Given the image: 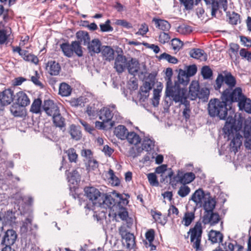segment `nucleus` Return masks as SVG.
<instances>
[{
    "label": "nucleus",
    "instance_id": "nucleus-64",
    "mask_svg": "<svg viewBox=\"0 0 251 251\" xmlns=\"http://www.w3.org/2000/svg\"><path fill=\"white\" fill-rule=\"evenodd\" d=\"M239 54L243 58H246L249 61H251V52L247 51L246 49H241Z\"/></svg>",
    "mask_w": 251,
    "mask_h": 251
},
{
    "label": "nucleus",
    "instance_id": "nucleus-36",
    "mask_svg": "<svg viewBox=\"0 0 251 251\" xmlns=\"http://www.w3.org/2000/svg\"><path fill=\"white\" fill-rule=\"evenodd\" d=\"M152 22L154 23L155 27L161 30L168 31L171 28V25L166 20L153 18Z\"/></svg>",
    "mask_w": 251,
    "mask_h": 251
},
{
    "label": "nucleus",
    "instance_id": "nucleus-52",
    "mask_svg": "<svg viewBox=\"0 0 251 251\" xmlns=\"http://www.w3.org/2000/svg\"><path fill=\"white\" fill-rule=\"evenodd\" d=\"M201 74L204 79H210L213 75L212 70L208 66H204L202 67Z\"/></svg>",
    "mask_w": 251,
    "mask_h": 251
},
{
    "label": "nucleus",
    "instance_id": "nucleus-60",
    "mask_svg": "<svg viewBox=\"0 0 251 251\" xmlns=\"http://www.w3.org/2000/svg\"><path fill=\"white\" fill-rule=\"evenodd\" d=\"M110 21L107 20L104 24H100V30L102 32H108L112 31L113 30V27L110 25Z\"/></svg>",
    "mask_w": 251,
    "mask_h": 251
},
{
    "label": "nucleus",
    "instance_id": "nucleus-25",
    "mask_svg": "<svg viewBox=\"0 0 251 251\" xmlns=\"http://www.w3.org/2000/svg\"><path fill=\"white\" fill-rule=\"evenodd\" d=\"M205 196L204 191L201 188L196 190L192 194L189 201H194L197 206H201L202 201Z\"/></svg>",
    "mask_w": 251,
    "mask_h": 251
},
{
    "label": "nucleus",
    "instance_id": "nucleus-1",
    "mask_svg": "<svg viewBox=\"0 0 251 251\" xmlns=\"http://www.w3.org/2000/svg\"><path fill=\"white\" fill-rule=\"evenodd\" d=\"M243 124L241 117L238 119L233 118L232 116L227 118L225 125L223 128L224 134L227 136L228 139H232L230 143L232 151L237 152L242 143L243 137L240 134Z\"/></svg>",
    "mask_w": 251,
    "mask_h": 251
},
{
    "label": "nucleus",
    "instance_id": "nucleus-54",
    "mask_svg": "<svg viewBox=\"0 0 251 251\" xmlns=\"http://www.w3.org/2000/svg\"><path fill=\"white\" fill-rule=\"evenodd\" d=\"M171 45L174 51H179L183 47V42L178 38H174L171 41Z\"/></svg>",
    "mask_w": 251,
    "mask_h": 251
},
{
    "label": "nucleus",
    "instance_id": "nucleus-56",
    "mask_svg": "<svg viewBox=\"0 0 251 251\" xmlns=\"http://www.w3.org/2000/svg\"><path fill=\"white\" fill-rule=\"evenodd\" d=\"M167 166L166 165H161L158 167H157L155 169V173L158 174H161V176L162 177V179L160 180V181L163 182H164L166 180V177L165 173L167 171Z\"/></svg>",
    "mask_w": 251,
    "mask_h": 251
},
{
    "label": "nucleus",
    "instance_id": "nucleus-8",
    "mask_svg": "<svg viewBox=\"0 0 251 251\" xmlns=\"http://www.w3.org/2000/svg\"><path fill=\"white\" fill-rule=\"evenodd\" d=\"M165 74L167 77L165 91V96L166 97H170L175 94H177L187 89L185 88H181L178 83L176 82H175L174 85H172L171 77L173 75V71L171 68H167Z\"/></svg>",
    "mask_w": 251,
    "mask_h": 251
},
{
    "label": "nucleus",
    "instance_id": "nucleus-53",
    "mask_svg": "<svg viewBox=\"0 0 251 251\" xmlns=\"http://www.w3.org/2000/svg\"><path fill=\"white\" fill-rule=\"evenodd\" d=\"M159 60L161 59H164L167 60L168 62L172 64H176L178 62L177 59L173 56L168 53H166L165 52L161 54L159 57H158Z\"/></svg>",
    "mask_w": 251,
    "mask_h": 251
},
{
    "label": "nucleus",
    "instance_id": "nucleus-12",
    "mask_svg": "<svg viewBox=\"0 0 251 251\" xmlns=\"http://www.w3.org/2000/svg\"><path fill=\"white\" fill-rule=\"evenodd\" d=\"M221 218L217 212L204 213L202 218V222L204 225H209L214 226L217 224L220 221Z\"/></svg>",
    "mask_w": 251,
    "mask_h": 251
},
{
    "label": "nucleus",
    "instance_id": "nucleus-17",
    "mask_svg": "<svg viewBox=\"0 0 251 251\" xmlns=\"http://www.w3.org/2000/svg\"><path fill=\"white\" fill-rule=\"evenodd\" d=\"M127 60L125 56L118 54L116 57L114 68L118 73H123L126 68Z\"/></svg>",
    "mask_w": 251,
    "mask_h": 251
},
{
    "label": "nucleus",
    "instance_id": "nucleus-13",
    "mask_svg": "<svg viewBox=\"0 0 251 251\" xmlns=\"http://www.w3.org/2000/svg\"><path fill=\"white\" fill-rule=\"evenodd\" d=\"M17 236V234L14 230L12 229L7 230L1 239V245L11 246L15 243Z\"/></svg>",
    "mask_w": 251,
    "mask_h": 251
},
{
    "label": "nucleus",
    "instance_id": "nucleus-6",
    "mask_svg": "<svg viewBox=\"0 0 251 251\" xmlns=\"http://www.w3.org/2000/svg\"><path fill=\"white\" fill-rule=\"evenodd\" d=\"M60 46L64 55L68 57H72L74 53L78 57L83 56L82 47L79 45V42L76 41H72L71 44L68 42L63 43Z\"/></svg>",
    "mask_w": 251,
    "mask_h": 251
},
{
    "label": "nucleus",
    "instance_id": "nucleus-62",
    "mask_svg": "<svg viewBox=\"0 0 251 251\" xmlns=\"http://www.w3.org/2000/svg\"><path fill=\"white\" fill-rule=\"evenodd\" d=\"M180 1L186 10H191L195 4L194 0H180Z\"/></svg>",
    "mask_w": 251,
    "mask_h": 251
},
{
    "label": "nucleus",
    "instance_id": "nucleus-61",
    "mask_svg": "<svg viewBox=\"0 0 251 251\" xmlns=\"http://www.w3.org/2000/svg\"><path fill=\"white\" fill-rule=\"evenodd\" d=\"M40 78L39 75L37 71H35V75L31 77V81L36 86H40L41 88H43L44 85L39 80Z\"/></svg>",
    "mask_w": 251,
    "mask_h": 251
},
{
    "label": "nucleus",
    "instance_id": "nucleus-28",
    "mask_svg": "<svg viewBox=\"0 0 251 251\" xmlns=\"http://www.w3.org/2000/svg\"><path fill=\"white\" fill-rule=\"evenodd\" d=\"M76 37L78 41L76 42H79V45L82 44L84 46H87L89 41H90V37L87 31L80 30L76 32Z\"/></svg>",
    "mask_w": 251,
    "mask_h": 251
},
{
    "label": "nucleus",
    "instance_id": "nucleus-14",
    "mask_svg": "<svg viewBox=\"0 0 251 251\" xmlns=\"http://www.w3.org/2000/svg\"><path fill=\"white\" fill-rule=\"evenodd\" d=\"M42 109L43 111L49 116H52L59 110L58 106L53 100H47L44 101Z\"/></svg>",
    "mask_w": 251,
    "mask_h": 251
},
{
    "label": "nucleus",
    "instance_id": "nucleus-21",
    "mask_svg": "<svg viewBox=\"0 0 251 251\" xmlns=\"http://www.w3.org/2000/svg\"><path fill=\"white\" fill-rule=\"evenodd\" d=\"M16 103L23 107L29 105L30 100L27 95L23 91H19L15 95Z\"/></svg>",
    "mask_w": 251,
    "mask_h": 251
},
{
    "label": "nucleus",
    "instance_id": "nucleus-55",
    "mask_svg": "<svg viewBox=\"0 0 251 251\" xmlns=\"http://www.w3.org/2000/svg\"><path fill=\"white\" fill-rule=\"evenodd\" d=\"M191 191L190 188L186 185L183 184V185L181 186L179 190L177 192V194L181 198H184L187 196Z\"/></svg>",
    "mask_w": 251,
    "mask_h": 251
},
{
    "label": "nucleus",
    "instance_id": "nucleus-16",
    "mask_svg": "<svg viewBox=\"0 0 251 251\" xmlns=\"http://www.w3.org/2000/svg\"><path fill=\"white\" fill-rule=\"evenodd\" d=\"M15 97L14 91L10 88L0 92V98L5 106L11 104L13 101Z\"/></svg>",
    "mask_w": 251,
    "mask_h": 251
},
{
    "label": "nucleus",
    "instance_id": "nucleus-2",
    "mask_svg": "<svg viewBox=\"0 0 251 251\" xmlns=\"http://www.w3.org/2000/svg\"><path fill=\"white\" fill-rule=\"evenodd\" d=\"M224 83L227 87L225 88L221 94H223V97L226 100L230 99L232 97L233 92L237 89H242L240 87L235 88L237 83L236 78L230 72L227 71H223L222 73L218 75L214 85L215 90L220 91Z\"/></svg>",
    "mask_w": 251,
    "mask_h": 251
},
{
    "label": "nucleus",
    "instance_id": "nucleus-43",
    "mask_svg": "<svg viewBox=\"0 0 251 251\" xmlns=\"http://www.w3.org/2000/svg\"><path fill=\"white\" fill-rule=\"evenodd\" d=\"M152 87L149 83L145 82L140 89V98L141 99H147L149 97L150 91Z\"/></svg>",
    "mask_w": 251,
    "mask_h": 251
},
{
    "label": "nucleus",
    "instance_id": "nucleus-9",
    "mask_svg": "<svg viewBox=\"0 0 251 251\" xmlns=\"http://www.w3.org/2000/svg\"><path fill=\"white\" fill-rule=\"evenodd\" d=\"M120 235L121 236L123 240V244L126 248L133 249L135 246V237L134 235L126 229L125 225H122L119 228Z\"/></svg>",
    "mask_w": 251,
    "mask_h": 251
},
{
    "label": "nucleus",
    "instance_id": "nucleus-40",
    "mask_svg": "<svg viewBox=\"0 0 251 251\" xmlns=\"http://www.w3.org/2000/svg\"><path fill=\"white\" fill-rule=\"evenodd\" d=\"M69 133L74 140L78 141L82 136L81 132L79 126L72 125L70 126Z\"/></svg>",
    "mask_w": 251,
    "mask_h": 251
},
{
    "label": "nucleus",
    "instance_id": "nucleus-41",
    "mask_svg": "<svg viewBox=\"0 0 251 251\" xmlns=\"http://www.w3.org/2000/svg\"><path fill=\"white\" fill-rule=\"evenodd\" d=\"M22 107L18 104L14 103L10 107V112L15 117H22L25 115V111Z\"/></svg>",
    "mask_w": 251,
    "mask_h": 251
},
{
    "label": "nucleus",
    "instance_id": "nucleus-19",
    "mask_svg": "<svg viewBox=\"0 0 251 251\" xmlns=\"http://www.w3.org/2000/svg\"><path fill=\"white\" fill-rule=\"evenodd\" d=\"M115 201L111 195L102 193L98 206L112 208L115 205Z\"/></svg>",
    "mask_w": 251,
    "mask_h": 251
},
{
    "label": "nucleus",
    "instance_id": "nucleus-4",
    "mask_svg": "<svg viewBox=\"0 0 251 251\" xmlns=\"http://www.w3.org/2000/svg\"><path fill=\"white\" fill-rule=\"evenodd\" d=\"M230 99L231 103L237 102L239 109L251 113V100L247 98L242 92V89H237Z\"/></svg>",
    "mask_w": 251,
    "mask_h": 251
},
{
    "label": "nucleus",
    "instance_id": "nucleus-24",
    "mask_svg": "<svg viewBox=\"0 0 251 251\" xmlns=\"http://www.w3.org/2000/svg\"><path fill=\"white\" fill-rule=\"evenodd\" d=\"M140 68V64L138 60L135 58H131L127 61L126 68L128 73L132 75L138 72Z\"/></svg>",
    "mask_w": 251,
    "mask_h": 251
},
{
    "label": "nucleus",
    "instance_id": "nucleus-30",
    "mask_svg": "<svg viewBox=\"0 0 251 251\" xmlns=\"http://www.w3.org/2000/svg\"><path fill=\"white\" fill-rule=\"evenodd\" d=\"M207 8L211 10V15L212 17H216V13L219 11L218 0H203Z\"/></svg>",
    "mask_w": 251,
    "mask_h": 251
},
{
    "label": "nucleus",
    "instance_id": "nucleus-22",
    "mask_svg": "<svg viewBox=\"0 0 251 251\" xmlns=\"http://www.w3.org/2000/svg\"><path fill=\"white\" fill-rule=\"evenodd\" d=\"M100 52L104 60L110 62L114 59V50L110 46H102Z\"/></svg>",
    "mask_w": 251,
    "mask_h": 251
},
{
    "label": "nucleus",
    "instance_id": "nucleus-7",
    "mask_svg": "<svg viewBox=\"0 0 251 251\" xmlns=\"http://www.w3.org/2000/svg\"><path fill=\"white\" fill-rule=\"evenodd\" d=\"M202 233V226L200 222H197L194 227L190 228L188 232V234L190 233V241L196 251L201 250V242Z\"/></svg>",
    "mask_w": 251,
    "mask_h": 251
},
{
    "label": "nucleus",
    "instance_id": "nucleus-47",
    "mask_svg": "<svg viewBox=\"0 0 251 251\" xmlns=\"http://www.w3.org/2000/svg\"><path fill=\"white\" fill-rule=\"evenodd\" d=\"M25 52L24 53V55L22 56V58L24 59V60L27 62H30L36 65L38 64L39 59L36 56L33 54L29 53L28 52V51L26 50L25 51Z\"/></svg>",
    "mask_w": 251,
    "mask_h": 251
},
{
    "label": "nucleus",
    "instance_id": "nucleus-57",
    "mask_svg": "<svg viewBox=\"0 0 251 251\" xmlns=\"http://www.w3.org/2000/svg\"><path fill=\"white\" fill-rule=\"evenodd\" d=\"M177 31L182 34H186L192 31V28L191 26L182 25L178 27Z\"/></svg>",
    "mask_w": 251,
    "mask_h": 251
},
{
    "label": "nucleus",
    "instance_id": "nucleus-26",
    "mask_svg": "<svg viewBox=\"0 0 251 251\" xmlns=\"http://www.w3.org/2000/svg\"><path fill=\"white\" fill-rule=\"evenodd\" d=\"M190 81V76L186 74V71L182 69L179 70L178 75V81H176L178 83L181 88H185L187 85Z\"/></svg>",
    "mask_w": 251,
    "mask_h": 251
},
{
    "label": "nucleus",
    "instance_id": "nucleus-23",
    "mask_svg": "<svg viewBox=\"0 0 251 251\" xmlns=\"http://www.w3.org/2000/svg\"><path fill=\"white\" fill-rule=\"evenodd\" d=\"M155 231L153 229H149L145 233L146 240L145 245L147 248H150V251H154L156 247L152 244L154 239Z\"/></svg>",
    "mask_w": 251,
    "mask_h": 251
},
{
    "label": "nucleus",
    "instance_id": "nucleus-44",
    "mask_svg": "<svg viewBox=\"0 0 251 251\" xmlns=\"http://www.w3.org/2000/svg\"><path fill=\"white\" fill-rule=\"evenodd\" d=\"M126 139H127V141L130 144L135 145L140 143L141 140L139 135L133 131L129 132Z\"/></svg>",
    "mask_w": 251,
    "mask_h": 251
},
{
    "label": "nucleus",
    "instance_id": "nucleus-10",
    "mask_svg": "<svg viewBox=\"0 0 251 251\" xmlns=\"http://www.w3.org/2000/svg\"><path fill=\"white\" fill-rule=\"evenodd\" d=\"M85 195L92 203V206H98L103 193L94 187H87L84 189Z\"/></svg>",
    "mask_w": 251,
    "mask_h": 251
},
{
    "label": "nucleus",
    "instance_id": "nucleus-45",
    "mask_svg": "<svg viewBox=\"0 0 251 251\" xmlns=\"http://www.w3.org/2000/svg\"><path fill=\"white\" fill-rule=\"evenodd\" d=\"M226 16L229 18V23L233 25H236L238 23H240V15L235 12H232L230 13V12H226Z\"/></svg>",
    "mask_w": 251,
    "mask_h": 251
},
{
    "label": "nucleus",
    "instance_id": "nucleus-18",
    "mask_svg": "<svg viewBox=\"0 0 251 251\" xmlns=\"http://www.w3.org/2000/svg\"><path fill=\"white\" fill-rule=\"evenodd\" d=\"M46 70L50 75H57L61 70V67L59 63L51 60L47 63Z\"/></svg>",
    "mask_w": 251,
    "mask_h": 251
},
{
    "label": "nucleus",
    "instance_id": "nucleus-27",
    "mask_svg": "<svg viewBox=\"0 0 251 251\" xmlns=\"http://www.w3.org/2000/svg\"><path fill=\"white\" fill-rule=\"evenodd\" d=\"M180 183L182 184H187L192 182L195 178V175L192 172L185 173L180 170Z\"/></svg>",
    "mask_w": 251,
    "mask_h": 251
},
{
    "label": "nucleus",
    "instance_id": "nucleus-29",
    "mask_svg": "<svg viewBox=\"0 0 251 251\" xmlns=\"http://www.w3.org/2000/svg\"><path fill=\"white\" fill-rule=\"evenodd\" d=\"M51 117L53 123L56 127H58L62 129L65 126V119L60 114V110Z\"/></svg>",
    "mask_w": 251,
    "mask_h": 251
},
{
    "label": "nucleus",
    "instance_id": "nucleus-32",
    "mask_svg": "<svg viewBox=\"0 0 251 251\" xmlns=\"http://www.w3.org/2000/svg\"><path fill=\"white\" fill-rule=\"evenodd\" d=\"M195 211L196 208H194L192 211H187L184 213L182 220V223L185 226H189L194 220L195 218Z\"/></svg>",
    "mask_w": 251,
    "mask_h": 251
},
{
    "label": "nucleus",
    "instance_id": "nucleus-50",
    "mask_svg": "<svg viewBox=\"0 0 251 251\" xmlns=\"http://www.w3.org/2000/svg\"><path fill=\"white\" fill-rule=\"evenodd\" d=\"M209 93V89L206 87H200L197 98L203 101H206L208 99Z\"/></svg>",
    "mask_w": 251,
    "mask_h": 251
},
{
    "label": "nucleus",
    "instance_id": "nucleus-58",
    "mask_svg": "<svg viewBox=\"0 0 251 251\" xmlns=\"http://www.w3.org/2000/svg\"><path fill=\"white\" fill-rule=\"evenodd\" d=\"M142 151L140 148H136L132 147L130 148L128 151V156L135 158L140 154Z\"/></svg>",
    "mask_w": 251,
    "mask_h": 251
},
{
    "label": "nucleus",
    "instance_id": "nucleus-20",
    "mask_svg": "<svg viewBox=\"0 0 251 251\" xmlns=\"http://www.w3.org/2000/svg\"><path fill=\"white\" fill-rule=\"evenodd\" d=\"M87 46L88 50L91 54L100 53L102 46L101 42L98 38H95L91 41H90Z\"/></svg>",
    "mask_w": 251,
    "mask_h": 251
},
{
    "label": "nucleus",
    "instance_id": "nucleus-48",
    "mask_svg": "<svg viewBox=\"0 0 251 251\" xmlns=\"http://www.w3.org/2000/svg\"><path fill=\"white\" fill-rule=\"evenodd\" d=\"M109 175V182L112 186H117L120 184V180L119 178L115 175L114 172L113 170L110 169L108 172Z\"/></svg>",
    "mask_w": 251,
    "mask_h": 251
},
{
    "label": "nucleus",
    "instance_id": "nucleus-42",
    "mask_svg": "<svg viewBox=\"0 0 251 251\" xmlns=\"http://www.w3.org/2000/svg\"><path fill=\"white\" fill-rule=\"evenodd\" d=\"M180 170H178L177 174L173 176L174 172L171 170L168 174L165 176L166 179L168 177L170 178V184L172 186H176L178 183H180Z\"/></svg>",
    "mask_w": 251,
    "mask_h": 251
},
{
    "label": "nucleus",
    "instance_id": "nucleus-59",
    "mask_svg": "<svg viewBox=\"0 0 251 251\" xmlns=\"http://www.w3.org/2000/svg\"><path fill=\"white\" fill-rule=\"evenodd\" d=\"M147 176L149 182L151 186H157L159 185L156 176L154 173H149Z\"/></svg>",
    "mask_w": 251,
    "mask_h": 251
},
{
    "label": "nucleus",
    "instance_id": "nucleus-34",
    "mask_svg": "<svg viewBox=\"0 0 251 251\" xmlns=\"http://www.w3.org/2000/svg\"><path fill=\"white\" fill-rule=\"evenodd\" d=\"M216 204V201L215 199L211 197H209L207 200L204 201L202 205V207L204 210V213L213 212L215 207Z\"/></svg>",
    "mask_w": 251,
    "mask_h": 251
},
{
    "label": "nucleus",
    "instance_id": "nucleus-39",
    "mask_svg": "<svg viewBox=\"0 0 251 251\" xmlns=\"http://www.w3.org/2000/svg\"><path fill=\"white\" fill-rule=\"evenodd\" d=\"M72 89L71 87L65 82L60 84L59 87V95L62 97H68L71 95Z\"/></svg>",
    "mask_w": 251,
    "mask_h": 251
},
{
    "label": "nucleus",
    "instance_id": "nucleus-31",
    "mask_svg": "<svg viewBox=\"0 0 251 251\" xmlns=\"http://www.w3.org/2000/svg\"><path fill=\"white\" fill-rule=\"evenodd\" d=\"M191 57L200 59L201 61H206L207 59V55L204 51L200 49H193L190 51Z\"/></svg>",
    "mask_w": 251,
    "mask_h": 251
},
{
    "label": "nucleus",
    "instance_id": "nucleus-63",
    "mask_svg": "<svg viewBox=\"0 0 251 251\" xmlns=\"http://www.w3.org/2000/svg\"><path fill=\"white\" fill-rule=\"evenodd\" d=\"M170 39V36L168 33L165 32H161L159 36V41L162 44L168 43Z\"/></svg>",
    "mask_w": 251,
    "mask_h": 251
},
{
    "label": "nucleus",
    "instance_id": "nucleus-11",
    "mask_svg": "<svg viewBox=\"0 0 251 251\" xmlns=\"http://www.w3.org/2000/svg\"><path fill=\"white\" fill-rule=\"evenodd\" d=\"M242 132L245 139L244 146L247 150H251V118L245 120Z\"/></svg>",
    "mask_w": 251,
    "mask_h": 251
},
{
    "label": "nucleus",
    "instance_id": "nucleus-49",
    "mask_svg": "<svg viewBox=\"0 0 251 251\" xmlns=\"http://www.w3.org/2000/svg\"><path fill=\"white\" fill-rule=\"evenodd\" d=\"M65 152L67 153L70 162H76L78 155L76 152V151L74 148H70L68 150L65 151Z\"/></svg>",
    "mask_w": 251,
    "mask_h": 251
},
{
    "label": "nucleus",
    "instance_id": "nucleus-15",
    "mask_svg": "<svg viewBox=\"0 0 251 251\" xmlns=\"http://www.w3.org/2000/svg\"><path fill=\"white\" fill-rule=\"evenodd\" d=\"M99 116L100 120L104 122L108 123L110 122V127H112L114 125L115 122L114 121L111 122L113 116V113L109 107H105L101 108L99 111Z\"/></svg>",
    "mask_w": 251,
    "mask_h": 251
},
{
    "label": "nucleus",
    "instance_id": "nucleus-38",
    "mask_svg": "<svg viewBox=\"0 0 251 251\" xmlns=\"http://www.w3.org/2000/svg\"><path fill=\"white\" fill-rule=\"evenodd\" d=\"M200 86L198 81H193L190 86L189 93L192 100L197 98L198 92H199Z\"/></svg>",
    "mask_w": 251,
    "mask_h": 251
},
{
    "label": "nucleus",
    "instance_id": "nucleus-51",
    "mask_svg": "<svg viewBox=\"0 0 251 251\" xmlns=\"http://www.w3.org/2000/svg\"><path fill=\"white\" fill-rule=\"evenodd\" d=\"M154 146V142L149 138H145L142 144L141 151L146 150L149 151L153 149Z\"/></svg>",
    "mask_w": 251,
    "mask_h": 251
},
{
    "label": "nucleus",
    "instance_id": "nucleus-33",
    "mask_svg": "<svg viewBox=\"0 0 251 251\" xmlns=\"http://www.w3.org/2000/svg\"><path fill=\"white\" fill-rule=\"evenodd\" d=\"M114 133L118 138L121 140H125L126 137H127L129 132L125 126L119 125L118 126L115 127Z\"/></svg>",
    "mask_w": 251,
    "mask_h": 251
},
{
    "label": "nucleus",
    "instance_id": "nucleus-37",
    "mask_svg": "<svg viewBox=\"0 0 251 251\" xmlns=\"http://www.w3.org/2000/svg\"><path fill=\"white\" fill-rule=\"evenodd\" d=\"M223 237V234L219 231L211 230L208 234L209 240L213 244L222 242Z\"/></svg>",
    "mask_w": 251,
    "mask_h": 251
},
{
    "label": "nucleus",
    "instance_id": "nucleus-46",
    "mask_svg": "<svg viewBox=\"0 0 251 251\" xmlns=\"http://www.w3.org/2000/svg\"><path fill=\"white\" fill-rule=\"evenodd\" d=\"M152 215L155 221L162 225L166 224L168 221L167 217L163 216L162 213L159 211H152Z\"/></svg>",
    "mask_w": 251,
    "mask_h": 251
},
{
    "label": "nucleus",
    "instance_id": "nucleus-35",
    "mask_svg": "<svg viewBox=\"0 0 251 251\" xmlns=\"http://www.w3.org/2000/svg\"><path fill=\"white\" fill-rule=\"evenodd\" d=\"M42 105V101L41 99H35L31 105L30 111L36 114H41L43 111Z\"/></svg>",
    "mask_w": 251,
    "mask_h": 251
},
{
    "label": "nucleus",
    "instance_id": "nucleus-3",
    "mask_svg": "<svg viewBox=\"0 0 251 251\" xmlns=\"http://www.w3.org/2000/svg\"><path fill=\"white\" fill-rule=\"evenodd\" d=\"M226 100L223 97V94L220 99H211L208 105V111L211 117H218L221 120H225L227 118L228 105L231 104L229 99Z\"/></svg>",
    "mask_w": 251,
    "mask_h": 251
},
{
    "label": "nucleus",
    "instance_id": "nucleus-5",
    "mask_svg": "<svg viewBox=\"0 0 251 251\" xmlns=\"http://www.w3.org/2000/svg\"><path fill=\"white\" fill-rule=\"evenodd\" d=\"M187 89L184 90L180 93L175 94L171 96L169 99L175 101L176 103H180L185 106V108L182 112L183 117L187 121L190 117L191 109L190 108V102L187 100L188 93Z\"/></svg>",
    "mask_w": 251,
    "mask_h": 251
}]
</instances>
